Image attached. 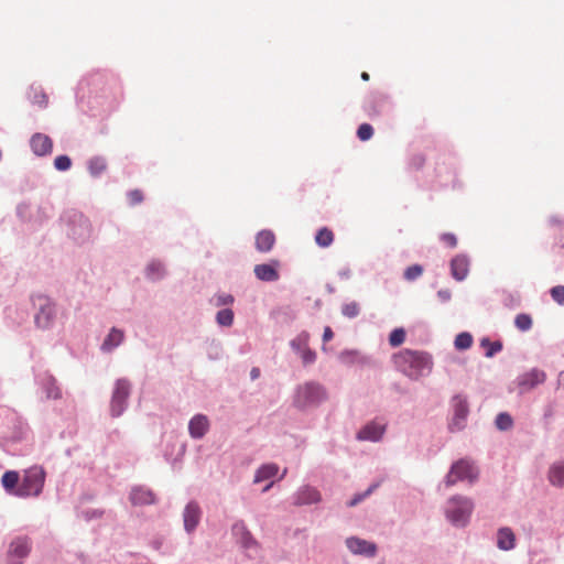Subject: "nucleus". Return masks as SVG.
Returning a JSON list of instances; mask_svg holds the SVG:
<instances>
[{
  "label": "nucleus",
  "mask_w": 564,
  "mask_h": 564,
  "mask_svg": "<svg viewBox=\"0 0 564 564\" xmlns=\"http://www.w3.org/2000/svg\"><path fill=\"white\" fill-rule=\"evenodd\" d=\"M118 90V79L109 73H93L78 84V94L87 97V104L94 115L111 111L115 108Z\"/></svg>",
  "instance_id": "f257e3e1"
},
{
  "label": "nucleus",
  "mask_w": 564,
  "mask_h": 564,
  "mask_svg": "<svg viewBox=\"0 0 564 564\" xmlns=\"http://www.w3.org/2000/svg\"><path fill=\"white\" fill-rule=\"evenodd\" d=\"M393 360L398 370L412 380L430 375L433 369V358L426 351L404 349Z\"/></svg>",
  "instance_id": "f03ea898"
},
{
  "label": "nucleus",
  "mask_w": 564,
  "mask_h": 564,
  "mask_svg": "<svg viewBox=\"0 0 564 564\" xmlns=\"http://www.w3.org/2000/svg\"><path fill=\"white\" fill-rule=\"evenodd\" d=\"M67 237L78 246L90 241L93 225L88 217L77 209H67L61 216Z\"/></svg>",
  "instance_id": "7ed1b4c3"
},
{
  "label": "nucleus",
  "mask_w": 564,
  "mask_h": 564,
  "mask_svg": "<svg viewBox=\"0 0 564 564\" xmlns=\"http://www.w3.org/2000/svg\"><path fill=\"white\" fill-rule=\"evenodd\" d=\"M328 398L326 388L314 380L296 386L293 395V406L300 411L318 408Z\"/></svg>",
  "instance_id": "20e7f679"
},
{
  "label": "nucleus",
  "mask_w": 564,
  "mask_h": 564,
  "mask_svg": "<svg viewBox=\"0 0 564 564\" xmlns=\"http://www.w3.org/2000/svg\"><path fill=\"white\" fill-rule=\"evenodd\" d=\"M29 435L28 423L15 413L8 416L7 430L0 440V445L10 454H23V449L15 448L17 445L23 443Z\"/></svg>",
  "instance_id": "39448f33"
},
{
  "label": "nucleus",
  "mask_w": 564,
  "mask_h": 564,
  "mask_svg": "<svg viewBox=\"0 0 564 564\" xmlns=\"http://www.w3.org/2000/svg\"><path fill=\"white\" fill-rule=\"evenodd\" d=\"M46 471L40 465H33L23 470L17 498H37L45 485Z\"/></svg>",
  "instance_id": "423d86ee"
},
{
  "label": "nucleus",
  "mask_w": 564,
  "mask_h": 564,
  "mask_svg": "<svg viewBox=\"0 0 564 564\" xmlns=\"http://www.w3.org/2000/svg\"><path fill=\"white\" fill-rule=\"evenodd\" d=\"M474 501L465 496L451 497L445 507V517L447 521L456 528H465L474 510Z\"/></svg>",
  "instance_id": "0eeeda50"
},
{
  "label": "nucleus",
  "mask_w": 564,
  "mask_h": 564,
  "mask_svg": "<svg viewBox=\"0 0 564 564\" xmlns=\"http://www.w3.org/2000/svg\"><path fill=\"white\" fill-rule=\"evenodd\" d=\"M35 307L34 324L42 330L51 329L57 317V305L48 296L39 294L32 297Z\"/></svg>",
  "instance_id": "6e6552de"
},
{
  "label": "nucleus",
  "mask_w": 564,
  "mask_h": 564,
  "mask_svg": "<svg viewBox=\"0 0 564 564\" xmlns=\"http://www.w3.org/2000/svg\"><path fill=\"white\" fill-rule=\"evenodd\" d=\"M131 392L132 383L128 378L115 380L109 402V414L111 417H120L127 411Z\"/></svg>",
  "instance_id": "1a4fd4ad"
},
{
  "label": "nucleus",
  "mask_w": 564,
  "mask_h": 564,
  "mask_svg": "<svg viewBox=\"0 0 564 564\" xmlns=\"http://www.w3.org/2000/svg\"><path fill=\"white\" fill-rule=\"evenodd\" d=\"M452 417L448 422V431L456 433L463 431L467 425L470 413L468 397L465 393H456L449 400Z\"/></svg>",
  "instance_id": "9d476101"
},
{
  "label": "nucleus",
  "mask_w": 564,
  "mask_h": 564,
  "mask_svg": "<svg viewBox=\"0 0 564 564\" xmlns=\"http://www.w3.org/2000/svg\"><path fill=\"white\" fill-rule=\"evenodd\" d=\"M479 477V470L477 466L466 459L462 458L455 462L452 466L447 475L445 476L446 486H453L457 481H468L469 484H474Z\"/></svg>",
  "instance_id": "9b49d317"
},
{
  "label": "nucleus",
  "mask_w": 564,
  "mask_h": 564,
  "mask_svg": "<svg viewBox=\"0 0 564 564\" xmlns=\"http://www.w3.org/2000/svg\"><path fill=\"white\" fill-rule=\"evenodd\" d=\"M34 382L44 400H59L63 397L57 379L47 370L34 372Z\"/></svg>",
  "instance_id": "f8f14e48"
},
{
  "label": "nucleus",
  "mask_w": 564,
  "mask_h": 564,
  "mask_svg": "<svg viewBox=\"0 0 564 564\" xmlns=\"http://www.w3.org/2000/svg\"><path fill=\"white\" fill-rule=\"evenodd\" d=\"M32 542L29 536L20 535L14 538L8 547L7 563L23 564L24 560L30 555Z\"/></svg>",
  "instance_id": "ddd939ff"
},
{
  "label": "nucleus",
  "mask_w": 564,
  "mask_h": 564,
  "mask_svg": "<svg viewBox=\"0 0 564 564\" xmlns=\"http://www.w3.org/2000/svg\"><path fill=\"white\" fill-rule=\"evenodd\" d=\"M203 518V510L196 500L188 501L182 512L184 531L193 535Z\"/></svg>",
  "instance_id": "4468645a"
},
{
  "label": "nucleus",
  "mask_w": 564,
  "mask_h": 564,
  "mask_svg": "<svg viewBox=\"0 0 564 564\" xmlns=\"http://www.w3.org/2000/svg\"><path fill=\"white\" fill-rule=\"evenodd\" d=\"M390 106L389 97L383 93H370L364 102V109L369 117H378Z\"/></svg>",
  "instance_id": "2eb2a0df"
},
{
  "label": "nucleus",
  "mask_w": 564,
  "mask_h": 564,
  "mask_svg": "<svg viewBox=\"0 0 564 564\" xmlns=\"http://www.w3.org/2000/svg\"><path fill=\"white\" fill-rule=\"evenodd\" d=\"M231 532L242 549L246 551H258L259 543L252 536L251 532L248 530L246 523L242 520H238L232 524Z\"/></svg>",
  "instance_id": "dca6fc26"
},
{
  "label": "nucleus",
  "mask_w": 564,
  "mask_h": 564,
  "mask_svg": "<svg viewBox=\"0 0 564 564\" xmlns=\"http://www.w3.org/2000/svg\"><path fill=\"white\" fill-rule=\"evenodd\" d=\"M345 544L352 554L362 555L366 557H375L378 550L375 543L358 536L347 538Z\"/></svg>",
  "instance_id": "f3484780"
},
{
  "label": "nucleus",
  "mask_w": 564,
  "mask_h": 564,
  "mask_svg": "<svg viewBox=\"0 0 564 564\" xmlns=\"http://www.w3.org/2000/svg\"><path fill=\"white\" fill-rule=\"evenodd\" d=\"M30 148L34 155L36 156H47L53 151V141L52 139L44 133L36 132L30 138Z\"/></svg>",
  "instance_id": "a211bd4d"
},
{
  "label": "nucleus",
  "mask_w": 564,
  "mask_h": 564,
  "mask_svg": "<svg viewBox=\"0 0 564 564\" xmlns=\"http://www.w3.org/2000/svg\"><path fill=\"white\" fill-rule=\"evenodd\" d=\"M545 379L546 375L543 370L533 368L530 371L520 375L517 378V382L518 387L521 389V392H525L543 383Z\"/></svg>",
  "instance_id": "6ab92c4d"
},
{
  "label": "nucleus",
  "mask_w": 564,
  "mask_h": 564,
  "mask_svg": "<svg viewBox=\"0 0 564 564\" xmlns=\"http://www.w3.org/2000/svg\"><path fill=\"white\" fill-rule=\"evenodd\" d=\"M469 267L470 259L467 254L459 253L455 256L451 260V274L453 279H455L458 282L464 281L469 273Z\"/></svg>",
  "instance_id": "aec40b11"
},
{
  "label": "nucleus",
  "mask_w": 564,
  "mask_h": 564,
  "mask_svg": "<svg viewBox=\"0 0 564 564\" xmlns=\"http://www.w3.org/2000/svg\"><path fill=\"white\" fill-rule=\"evenodd\" d=\"M209 430V420L205 414H195L188 422V433L194 440L203 438Z\"/></svg>",
  "instance_id": "412c9836"
},
{
  "label": "nucleus",
  "mask_w": 564,
  "mask_h": 564,
  "mask_svg": "<svg viewBox=\"0 0 564 564\" xmlns=\"http://www.w3.org/2000/svg\"><path fill=\"white\" fill-rule=\"evenodd\" d=\"M321 500V494L317 489L311 486H302L294 495H293V505L295 506H305L313 505Z\"/></svg>",
  "instance_id": "4be33fe9"
},
{
  "label": "nucleus",
  "mask_w": 564,
  "mask_h": 564,
  "mask_svg": "<svg viewBox=\"0 0 564 564\" xmlns=\"http://www.w3.org/2000/svg\"><path fill=\"white\" fill-rule=\"evenodd\" d=\"M386 433V425L370 422L366 424L358 433L357 438L359 441L379 442L382 440Z\"/></svg>",
  "instance_id": "5701e85b"
},
{
  "label": "nucleus",
  "mask_w": 564,
  "mask_h": 564,
  "mask_svg": "<svg viewBox=\"0 0 564 564\" xmlns=\"http://www.w3.org/2000/svg\"><path fill=\"white\" fill-rule=\"evenodd\" d=\"M129 499L134 506H148L155 503L154 492L143 486H135L131 489Z\"/></svg>",
  "instance_id": "b1692460"
},
{
  "label": "nucleus",
  "mask_w": 564,
  "mask_h": 564,
  "mask_svg": "<svg viewBox=\"0 0 564 564\" xmlns=\"http://www.w3.org/2000/svg\"><path fill=\"white\" fill-rule=\"evenodd\" d=\"M124 341V332L117 327H111L104 341L100 345V350L104 354H111Z\"/></svg>",
  "instance_id": "393cba45"
},
{
  "label": "nucleus",
  "mask_w": 564,
  "mask_h": 564,
  "mask_svg": "<svg viewBox=\"0 0 564 564\" xmlns=\"http://www.w3.org/2000/svg\"><path fill=\"white\" fill-rule=\"evenodd\" d=\"M278 262L257 264L253 269L254 275L258 280L263 282H275L279 280L280 274L276 269Z\"/></svg>",
  "instance_id": "a878e982"
},
{
  "label": "nucleus",
  "mask_w": 564,
  "mask_h": 564,
  "mask_svg": "<svg viewBox=\"0 0 564 564\" xmlns=\"http://www.w3.org/2000/svg\"><path fill=\"white\" fill-rule=\"evenodd\" d=\"M165 264L159 259H152L144 268V278L150 282H158L166 276Z\"/></svg>",
  "instance_id": "bb28decb"
},
{
  "label": "nucleus",
  "mask_w": 564,
  "mask_h": 564,
  "mask_svg": "<svg viewBox=\"0 0 564 564\" xmlns=\"http://www.w3.org/2000/svg\"><path fill=\"white\" fill-rule=\"evenodd\" d=\"M516 534L509 527L499 528L497 531V547L501 551H511L516 547Z\"/></svg>",
  "instance_id": "cd10ccee"
},
{
  "label": "nucleus",
  "mask_w": 564,
  "mask_h": 564,
  "mask_svg": "<svg viewBox=\"0 0 564 564\" xmlns=\"http://www.w3.org/2000/svg\"><path fill=\"white\" fill-rule=\"evenodd\" d=\"M20 482L21 477L17 470H7L1 477V485L4 491L10 496L17 497V492H19Z\"/></svg>",
  "instance_id": "c85d7f7f"
},
{
  "label": "nucleus",
  "mask_w": 564,
  "mask_h": 564,
  "mask_svg": "<svg viewBox=\"0 0 564 564\" xmlns=\"http://www.w3.org/2000/svg\"><path fill=\"white\" fill-rule=\"evenodd\" d=\"M547 479L554 487H564V459L556 460L550 466Z\"/></svg>",
  "instance_id": "c756f323"
},
{
  "label": "nucleus",
  "mask_w": 564,
  "mask_h": 564,
  "mask_svg": "<svg viewBox=\"0 0 564 564\" xmlns=\"http://www.w3.org/2000/svg\"><path fill=\"white\" fill-rule=\"evenodd\" d=\"M275 242V236L271 230L263 229L256 236V249L260 252H269Z\"/></svg>",
  "instance_id": "7c9ffc66"
},
{
  "label": "nucleus",
  "mask_w": 564,
  "mask_h": 564,
  "mask_svg": "<svg viewBox=\"0 0 564 564\" xmlns=\"http://www.w3.org/2000/svg\"><path fill=\"white\" fill-rule=\"evenodd\" d=\"M107 169L108 163L104 156L95 155L87 161V170L93 178L100 177Z\"/></svg>",
  "instance_id": "2f4dec72"
},
{
  "label": "nucleus",
  "mask_w": 564,
  "mask_h": 564,
  "mask_svg": "<svg viewBox=\"0 0 564 564\" xmlns=\"http://www.w3.org/2000/svg\"><path fill=\"white\" fill-rule=\"evenodd\" d=\"M279 471V466L274 463L261 465L254 473L253 482L259 484L273 478Z\"/></svg>",
  "instance_id": "473e14b6"
},
{
  "label": "nucleus",
  "mask_w": 564,
  "mask_h": 564,
  "mask_svg": "<svg viewBox=\"0 0 564 564\" xmlns=\"http://www.w3.org/2000/svg\"><path fill=\"white\" fill-rule=\"evenodd\" d=\"M480 346L486 348L485 356L492 358L502 350V343L500 340H490L488 337H484L480 340Z\"/></svg>",
  "instance_id": "72a5a7b5"
},
{
  "label": "nucleus",
  "mask_w": 564,
  "mask_h": 564,
  "mask_svg": "<svg viewBox=\"0 0 564 564\" xmlns=\"http://www.w3.org/2000/svg\"><path fill=\"white\" fill-rule=\"evenodd\" d=\"M308 340L310 334L306 330H303L290 341V346L294 352L300 355L305 348L308 347Z\"/></svg>",
  "instance_id": "f704fd0d"
},
{
  "label": "nucleus",
  "mask_w": 564,
  "mask_h": 564,
  "mask_svg": "<svg viewBox=\"0 0 564 564\" xmlns=\"http://www.w3.org/2000/svg\"><path fill=\"white\" fill-rule=\"evenodd\" d=\"M28 97L30 99V101L33 104V105H37L39 107L41 108H45L47 106V96L46 94L40 89V88H36L34 86H32L30 88V91L28 94Z\"/></svg>",
  "instance_id": "c9c22d12"
},
{
  "label": "nucleus",
  "mask_w": 564,
  "mask_h": 564,
  "mask_svg": "<svg viewBox=\"0 0 564 564\" xmlns=\"http://www.w3.org/2000/svg\"><path fill=\"white\" fill-rule=\"evenodd\" d=\"M333 241H334V234L332 230H329L326 227H323L317 230L316 236H315V242L319 247L327 248L333 243Z\"/></svg>",
  "instance_id": "e433bc0d"
},
{
  "label": "nucleus",
  "mask_w": 564,
  "mask_h": 564,
  "mask_svg": "<svg viewBox=\"0 0 564 564\" xmlns=\"http://www.w3.org/2000/svg\"><path fill=\"white\" fill-rule=\"evenodd\" d=\"M495 426L501 432L509 431L513 426V419L508 412H500L495 419Z\"/></svg>",
  "instance_id": "4c0bfd02"
},
{
  "label": "nucleus",
  "mask_w": 564,
  "mask_h": 564,
  "mask_svg": "<svg viewBox=\"0 0 564 564\" xmlns=\"http://www.w3.org/2000/svg\"><path fill=\"white\" fill-rule=\"evenodd\" d=\"M378 484H372L364 492H358L354 495V497L349 501H347V507L352 508L362 502L378 488Z\"/></svg>",
  "instance_id": "58836bf2"
},
{
  "label": "nucleus",
  "mask_w": 564,
  "mask_h": 564,
  "mask_svg": "<svg viewBox=\"0 0 564 564\" xmlns=\"http://www.w3.org/2000/svg\"><path fill=\"white\" fill-rule=\"evenodd\" d=\"M216 322L219 326L229 327L234 323V312L231 308H223L216 314Z\"/></svg>",
  "instance_id": "ea45409f"
},
{
  "label": "nucleus",
  "mask_w": 564,
  "mask_h": 564,
  "mask_svg": "<svg viewBox=\"0 0 564 564\" xmlns=\"http://www.w3.org/2000/svg\"><path fill=\"white\" fill-rule=\"evenodd\" d=\"M471 345H473V336L467 332L459 333L456 336L455 341H454V346L458 350H466V349L470 348Z\"/></svg>",
  "instance_id": "a19ab883"
},
{
  "label": "nucleus",
  "mask_w": 564,
  "mask_h": 564,
  "mask_svg": "<svg viewBox=\"0 0 564 564\" xmlns=\"http://www.w3.org/2000/svg\"><path fill=\"white\" fill-rule=\"evenodd\" d=\"M514 325L520 332H528L532 328V318L529 314L520 313L514 318Z\"/></svg>",
  "instance_id": "79ce46f5"
},
{
  "label": "nucleus",
  "mask_w": 564,
  "mask_h": 564,
  "mask_svg": "<svg viewBox=\"0 0 564 564\" xmlns=\"http://www.w3.org/2000/svg\"><path fill=\"white\" fill-rule=\"evenodd\" d=\"M423 270L424 269L421 264L410 265L404 270L403 278L410 282L415 281L416 279H419L422 275Z\"/></svg>",
  "instance_id": "37998d69"
},
{
  "label": "nucleus",
  "mask_w": 564,
  "mask_h": 564,
  "mask_svg": "<svg viewBox=\"0 0 564 564\" xmlns=\"http://www.w3.org/2000/svg\"><path fill=\"white\" fill-rule=\"evenodd\" d=\"M405 340V330L402 327L394 328L389 335V344L392 347L402 345Z\"/></svg>",
  "instance_id": "c03bdc74"
},
{
  "label": "nucleus",
  "mask_w": 564,
  "mask_h": 564,
  "mask_svg": "<svg viewBox=\"0 0 564 564\" xmlns=\"http://www.w3.org/2000/svg\"><path fill=\"white\" fill-rule=\"evenodd\" d=\"M360 307L357 302H349L341 306V314L348 318H355L359 315Z\"/></svg>",
  "instance_id": "a18cd8bd"
},
{
  "label": "nucleus",
  "mask_w": 564,
  "mask_h": 564,
  "mask_svg": "<svg viewBox=\"0 0 564 564\" xmlns=\"http://www.w3.org/2000/svg\"><path fill=\"white\" fill-rule=\"evenodd\" d=\"M72 166V160L68 155H58L55 158L54 160V167L57 170V171H62V172H65V171H68Z\"/></svg>",
  "instance_id": "49530a36"
},
{
  "label": "nucleus",
  "mask_w": 564,
  "mask_h": 564,
  "mask_svg": "<svg viewBox=\"0 0 564 564\" xmlns=\"http://www.w3.org/2000/svg\"><path fill=\"white\" fill-rule=\"evenodd\" d=\"M373 135V128L369 123H362L357 129V137L361 141H367Z\"/></svg>",
  "instance_id": "de8ad7c7"
},
{
  "label": "nucleus",
  "mask_w": 564,
  "mask_h": 564,
  "mask_svg": "<svg viewBox=\"0 0 564 564\" xmlns=\"http://www.w3.org/2000/svg\"><path fill=\"white\" fill-rule=\"evenodd\" d=\"M552 300L561 306H564V285H556L550 290Z\"/></svg>",
  "instance_id": "09e8293b"
},
{
  "label": "nucleus",
  "mask_w": 564,
  "mask_h": 564,
  "mask_svg": "<svg viewBox=\"0 0 564 564\" xmlns=\"http://www.w3.org/2000/svg\"><path fill=\"white\" fill-rule=\"evenodd\" d=\"M358 355L357 350L354 349H345L339 354V360L346 365H352L356 361V356Z\"/></svg>",
  "instance_id": "8fccbe9b"
},
{
  "label": "nucleus",
  "mask_w": 564,
  "mask_h": 564,
  "mask_svg": "<svg viewBox=\"0 0 564 564\" xmlns=\"http://www.w3.org/2000/svg\"><path fill=\"white\" fill-rule=\"evenodd\" d=\"M17 216L22 220V221H30L31 219V214H30V204L28 203H20L18 206H17Z\"/></svg>",
  "instance_id": "3c124183"
},
{
  "label": "nucleus",
  "mask_w": 564,
  "mask_h": 564,
  "mask_svg": "<svg viewBox=\"0 0 564 564\" xmlns=\"http://www.w3.org/2000/svg\"><path fill=\"white\" fill-rule=\"evenodd\" d=\"M216 306H226L235 302V297L229 293H219L215 296Z\"/></svg>",
  "instance_id": "603ef678"
},
{
  "label": "nucleus",
  "mask_w": 564,
  "mask_h": 564,
  "mask_svg": "<svg viewBox=\"0 0 564 564\" xmlns=\"http://www.w3.org/2000/svg\"><path fill=\"white\" fill-rule=\"evenodd\" d=\"M300 357L302 359V362L307 366L312 365L316 361V352L312 350L310 347L305 348L301 354Z\"/></svg>",
  "instance_id": "864d4df0"
},
{
  "label": "nucleus",
  "mask_w": 564,
  "mask_h": 564,
  "mask_svg": "<svg viewBox=\"0 0 564 564\" xmlns=\"http://www.w3.org/2000/svg\"><path fill=\"white\" fill-rule=\"evenodd\" d=\"M127 197L131 206H135L143 200V194L139 189L129 191Z\"/></svg>",
  "instance_id": "5fc2aeb1"
},
{
  "label": "nucleus",
  "mask_w": 564,
  "mask_h": 564,
  "mask_svg": "<svg viewBox=\"0 0 564 564\" xmlns=\"http://www.w3.org/2000/svg\"><path fill=\"white\" fill-rule=\"evenodd\" d=\"M82 514L85 520L89 521L93 519L101 518L104 514V511L99 510V509H88V510L83 511Z\"/></svg>",
  "instance_id": "6e6d98bb"
},
{
  "label": "nucleus",
  "mask_w": 564,
  "mask_h": 564,
  "mask_svg": "<svg viewBox=\"0 0 564 564\" xmlns=\"http://www.w3.org/2000/svg\"><path fill=\"white\" fill-rule=\"evenodd\" d=\"M441 240L443 242H445L447 246H449L451 248H455L456 245H457L456 236L454 234H451V232L443 234L441 236Z\"/></svg>",
  "instance_id": "4d7b16f0"
},
{
  "label": "nucleus",
  "mask_w": 564,
  "mask_h": 564,
  "mask_svg": "<svg viewBox=\"0 0 564 564\" xmlns=\"http://www.w3.org/2000/svg\"><path fill=\"white\" fill-rule=\"evenodd\" d=\"M437 297L442 303H447L452 299V292L448 289L438 290Z\"/></svg>",
  "instance_id": "13d9d810"
},
{
  "label": "nucleus",
  "mask_w": 564,
  "mask_h": 564,
  "mask_svg": "<svg viewBox=\"0 0 564 564\" xmlns=\"http://www.w3.org/2000/svg\"><path fill=\"white\" fill-rule=\"evenodd\" d=\"M333 337H334V333H333L332 328L329 326H326L324 328V333H323V341L327 343V341L332 340Z\"/></svg>",
  "instance_id": "bf43d9fd"
},
{
  "label": "nucleus",
  "mask_w": 564,
  "mask_h": 564,
  "mask_svg": "<svg viewBox=\"0 0 564 564\" xmlns=\"http://www.w3.org/2000/svg\"><path fill=\"white\" fill-rule=\"evenodd\" d=\"M424 163V159L423 156L421 155H417V156H414L412 159V164L416 167V169H420Z\"/></svg>",
  "instance_id": "052dcab7"
},
{
  "label": "nucleus",
  "mask_w": 564,
  "mask_h": 564,
  "mask_svg": "<svg viewBox=\"0 0 564 564\" xmlns=\"http://www.w3.org/2000/svg\"><path fill=\"white\" fill-rule=\"evenodd\" d=\"M259 377H260V369H259V368H256V367H254V368H252V369L250 370V378H251V380H256V379H258Z\"/></svg>",
  "instance_id": "680f3d73"
},
{
  "label": "nucleus",
  "mask_w": 564,
  "mask_h": 564,
  "mask_svg": "<svg viewBox=\"0 0 564 564\" xmlns=\"http://www.w3.org/2000/svg\"><path fill=\"white\" fill-rule=\"evenodd\" d=\"M338 275L341 279H348L350 276V271H349V269L341 270L338 272Z\"/></svg>",
  "instance_id": "e2e57ef3"
},
{
  "label": "nucleus",
  "mask_w": 564,
  "mask_h": 564,
  "mask_svg": "<svg viewBox=\"0 0 564 564\" xmlns=\"http://www.w3.org/2000/svg\"><path fill=\"white\" fill-rule=\"evenodd\" d=\"M39 214L41 215L40 216L41 221L50 218V215L46 214L44 208H42V207H39Z\"/></svg>",
  "instance_id": "0e129e2a"
},
{
  "label": "nucleus",
  "mask_w": 564,
  "mask_h": 564,
  "mask_svg": "<svg viewBox=\"0 0 564 564\" xmlns=\"http://www.w3.org/2000/svg\"><path fill=\"white\" fill-rule=\"evenodd\" d=\"M170 444L166 445L165 447V451H164V457L167 462H172V458H171V455H172V451L170 452L169 448H170Z\"/></svg>",
  "instance_id": "69168bd1"
},
{
  "label": "nucleus",
  "mask_w": 564,
  "mask_h": 564,
  "mask_svg": "<svg viewBox=\"0 0 564 564\" xmlns=\"http://www.w3.org/2000/svg\"><path fill=\"white\" fill-rule=\"evenodd\" d=\"M553 415V409L551 406H547L544 412V417L550 419Z\"/></svg>",
  "instance_id": "338daca9"
},
{
  "label": "nucleus",
  "mask_w": 564,
  "mask_h": 564,
  "mask_svg": "<svg viewBox=\"0 0 564 564\" xmlns=\"http://www.w3.org/2000/svg\"><path fill=\"white\" fill-rule=\"evenodd\" d=\"M558 383L564 388V370L560 372Z\"/></svg>",
  "instance_id": "774afa93"
}]
</instances>
